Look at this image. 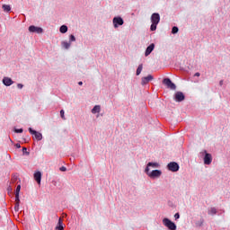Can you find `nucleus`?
I'll return each mask as SVG.
<instances>
[{
    "label": "nucleus",
    "instance_id": "nucleus-1",
    "mask_svg": "<svg viewBox=\"0 0 230 230\" xmlns=\"http://www.w3.org/2000/svg\"><path fill=\"white\" fill-rule=\"evenodd\" d=\"M163 224L169 230H177V225H175V223L172 222V220L168 219L167 217L163 219Z\"/></svg>",
    "mask_w": 230,
    "mask_h": 230
},
{
    "label": "nucleus",
    "instance_id": "nucleus-2",
    "mask_svg": "<svg viewBox=\"0 0 230 230\" xmlns=\"http://www.w3.org/2000/svg\"><path fill=\"white\" fill-rule=\"evenodd\" d=\"M163 84L166 85L167 89H171L172 91H175V89H177V86L172 82V79L170 78H164L163 80Z\"/></svg>",
    "mask_w": 230,
    "mask_h": 230
},
{
    "label": "nucleus",
    "instance_id": "nucleus-3",
    "mask_svg": "<svg viewBox=\"0 0 230 230\" xmlns=\"http://www.w3.org/2000/svg\"><path fill=\"white\" fill-rule=\"evenodd\" d=\"M201 155H204V164H210L213 162V157L211 156V154L208 153V151L203 150L201 153Z\"/></svg>",
    "mask_w": 230,
    "mask_h": 230
},
{
    "label": "nucleus",
    "instance_id": "nucleus-4",
    "mask_svg": "<svg viewBox=\"0 0 230 230\" xmlns=\"http://www.w3.org/2000/svg\"><path fill=\"white\" fill-rule=\"evenodd\" d=\"M146 174L148 175V177H150L151 179H157L159 178L160 175L163 174V172L160 170H154L151 172L148 171L146 172Z\"/></svg>",
    "mask_w": 230,
    "mask_h": 230
},
{
    "label": "nucleus",
    "instance_id": "nucleus-5",
    "mask_svg": "<svg viewBox=\"0 0 230 230\" xmlns=\"http://www.w3.org/2000/svg\"><path fill=\"white\" fill-rule=\"evenodd\" d=\"M29 132L30 134H31L32 136H34V139H36L37 141H41L42 139V134L39 133L35 130H33L31 128H29Z\"/></svg>",
    "mask_w": 230,
    "mask_h": 230
},
{
    "label": "nucleus",
    "instance_id": "nucleus-6",
    "mask_svg": "<svg viewBox=\"0 0 230 230\" xmlns=\"http://www.w3.org/2000/svg\"><path fill=\"white\" fill-rule=\"evenodd\" d=\"M167 168L170 172H179V164L171 162L168 164Z\"/></svg>",
    "mask_w": 230,
    "mask_h": 230
},
{
    "label": "nucleus",
    "instance_id": "nucleus-7",
    "mask_svg": "<svg viewBox=\"0 0 230 230\" xmlns=\"http://www.w3.org/2000/svg\"><path fill=\"white\" fill-rule=\"evenodd\" d=\"M123 18L121 17H115L113 18V26L114 28H118V26H123Z\"/></svg>",
    "mask_w": 230,
    "mask_h": 230
},
{
    "label": "nucleus",
    "instance_id": "nucleus-8",
    "mask_svg": "<svg viewBox=\"0 0 230 230\" xmlns=\"http://www.w3.org/2000/svg\"><path fill=\"white\" fill-rule=\"evenodd\" d=\"M29 31H31V33H42L44 30L40 27H36L35 25H31L29 27Z\"/></svg>",
    "mask_w": 230,
    "mask_h": 230
},
{
    "label": "nucleus",
    "instance_id": "nucleus-9",
    "mask_svg": "<svg viewBox=\"0 0 230 230\" xmlns=\"http://www.w3.org/2000/svg\"><path fill=\"white\" fill-rule=\"evenodd\" d=\"M161 21V16L159 15V13H155L151 15V22L152 23L155 24H159V22Z\"/></svg>",
    "mask_w": 230,
    "mask_h": 230
},
{
    "label": "nucleus",
    "instance_id": "nucleus-10",
    "mask_svg": "<svg viewBox=\"0 0 230 230\" xmlns=\"http://www.w3.org/2000/svg\"><path fill=\"white\" fill-rule=\"evenodd\" d=\"M184 98V93H182V92H177L174 95V100L176 102H183Z\"/></svg>",
    "mask_w": 230,
    "mask_h": 230
},
{
    "label": "nucleus",
    "instance_id": "nucleus-11",
    "mask_svg": "<svg viewBox=\"0 0 230 230\" xmlns=\"http://www.w3.org/2000/svg\"><path fill=\"white\" fill-rule=\"evenodd\" d=\"M151 80H154V76H152V75H148L146 77H142L141 84L142 85H146V84H148V82H151Z\"/></svg>",
    "mask_w": 230,
    "mask_h": 230
},
{
    "label": "nucleus",
    "instance_id": "nucleus-12",
    "mask_svg": "<svg viewBox=\"0 0 230 230\" xmlns=\"http://www.w3.org/2000/svg\"><path fill=\"white\" fill-rule=\"evenodd\" d=\"M3 84L6 85V87H10V85H13V80L10 77H4Z\"/></svg>",
    "mask_w": 230,
    "mask_h": 230
},
{
    "label": "nucleus",
    "instance_id": "nucleus-13",
    "mask_svg": "<svg viewBox=\"0 0 230 230\" xmlns=\"http://www.w3.org/2000/svg\"><path fill=\"white\" fill-rule=\"evenodd\" d=\"M155 48V45L154 43H151L146 49L145 56L148 57L150 53L154 51V49Z\"/></svg>",
    "mask_w": 230,
    "mask_h": 230
},
{
    "label": "nucleus",
    "instance_id": "nucleus-14",
    "mask_svg": "<svg viewBox=\"0 0 230 230\" xmlns=\"http://www.w3.org/2000/svg\"><path fill=\"white\" fill-rule=\"evenodd\" d=\"M150 166H152V168H159V164L157 163L149 162L146 168V173H148V172H150Z\"/></svg>",
    "mask_w": 230,
    "mask_h": 230
},
{
    "label": "nucleus",
    "instance_id": "nucleus-15",
    "mask_svg": "<svg viewBox=\"0 0 230 230\" xmlns=\"http://www.w3.org/2000/svg\"><path fill=\"white\" fill-rule=\"evenodd\" d=\"M34 180L38 184H40V181H42V172H37L34 173Z\"/></svg>",
    "mask_w": 230,
    "mask_h": 230
},
{
    "label": "nucleus",
    "instance_id": "nucleus-16",
    "mask_svg": "<svg viewBox=\"0 0 230 230\" xmlns=\"http://www.w3.org/2000/svg\"><path fill=\"white\" fill-rule=\"evenodd\" d=\"M56 230H64V222L62 221V218L58 219V226H56Z\"/></svg>",
    "mask_w": 230,
    "mask_h": 230
},
{
    "label": "nucleus",
    "instance_id": "nucleus-17",
    "mask_svg": "<svg viewBox=\"0 0 230 230\" xmlns=\"http://www.w3.org/2000/svg\"><path fill=\"white\" fill-rule=\"evenodd\" d=\"M61 46H62L65 49H69V48H71V42L62 41V42H61Z\"/></svg>",
    "mask_w": 230,
    "mask_h": 230
},
{
    "label": "nucleus",
    "instance_id": "nucleus-18",
    "mask_svg": "<svg viewBox=\"0 0 230 230\" xmlns=\"http://www.w3.org/2000/svg\"><path fill=\"white\" fill-rule=\"evenodd\" d=\"M101 107L100 105H96L93 107V109L92 110V114H97V112H100Z\"/></svg>",
    "mask_w": 230,
    "mask_h": 230
},
{
    "label": "nucleus",
    "instance_id": "nucleus-19",
    "mask_svg": "<svg viewBox=\"0 0 230 230\" xmlns=\"http://www.w3.org/2000/svg\"><path fill=\"white\" fill-rule=\"evenodd\" d=\"M59 31H60V33H67V25H62L59 28Z\"/></svg>",
    "mask_w": 230,
    "mask_h": 230
},
{
    "label": "nucleus",
    "instance_id": "nucleus-20",
    "mask_svg": "<svg viewBox=\"0 0 230 230\" xmlns=\"http://www.w3.org/2000/svg\"><path fill=\"white\" fill-rule=\"evenodd\" d=\"M141 71H143V64H140L137 69V76H139L141 75Z\"/></svg>",
    "mask_w": 230,
    "mask_h": 230
},
{
    "label": "nucleus",
    "instance_id": "nucleus-21",
    "mask_svg": "<svg viewBox=\"0 0 230 230\" xmlns=\"http://www.w3.org/2000/svg\"><path fill=\"white\" fill-rule=\"evenodd\" d=\"M2 8H3L4 12H10V10H12V7H10V5H8V4H4L2 6Z\"/></svg>",
    "mask_w": 230,
    "mask_h": 230
},
{
    "label": "nucleus",
    "instance_id": "nucleus-22",
    "mask_svg": "<svg viewBox=\"0 0 230 230\" xmlns=\"http://www.w3.org/2000/svg\"><path fill=\"white\" fill-rule=\"evenodd\" d=\"M208 215H217V208H211L208 210Z\"/></svg>",
    "mask_w": 230,
    "mask_h": 230
},
{
    "label": "nucleus",
    "instance_id": "nucleus-23",
    "mask_svg": "<svg viewBox=\"0 0 230 230\" xmlns=\"http://www.w3.org/2000/svg\"><path fill=\"white\" fill-rule=\"evenodd\" d=\"M157 24L158 23H152L151 24V27H150L151 31H155V30H157Z\"/></svg>",
    "mask_w": 230,
    "mask_h": 230
},
{
    "label": "nucleus",
    "instance_id": "nucleus-24",
    "mask_svg": "<svg viewBox=\"0 0 230 230\" xmlns=\"http://www.w3.org/2000/svg\"><path fill=\"white\" fill-rule=\"evenodd\" d=\"M179 32V28L178 27H172V33L175 34V33H178Z\"/></svg>",
    "mask_w": 230,
    "mask_h": 230
},
{
    "label": "nucleus",
    "instance_id": "nucleus-25",
    "mask_svg": "<svg viewBox=\"0 0 230 230\" xmlns=\"http://www.w3.org/2000/svg\"><path fill=\"white\" fill-rule=\"evenodd\" d=\"M21 193V185H17L16 190H15V195H19Z\"/></svg>",
    "mask_w": 230,
    "mask_h": 230
},
{
    "label": "nucleus",
    "instance_id": "nucleus-26",
    "mask_svg": "<svg viewBox=\"0 0 230 230\" xmlns=\"http://www.w3.org/2000/svg\"><path fill=\"white\" fill-rule=\"evenodd\" d=\"M14 132H15L16 134H22V132H24V130H23L22 128H20V129L15 128V129H14Z\"/></svg>",
    "mask_w": 230,
    "mask_h": 230
},
{
    "label": "nucleus",
    "instance_id": "nucleus-27",
    "mask_svg": "<svg viewBox=\"0 0 230 230\" xmlns=\"http://www.w3.org/2000/svg\"><path fill=\"white\" fill-rule=\"evenodd\" d=\"M69 39H70V42H75V40H76V38H75V35L73 34L69 36Z\"/></svg>",
    "mask_w": 230,
    "mask_h": 230
},
{
    "label": "nucleus",
    "instance_id": "nucleus-28",
    "mask_svg": "<svg viewBox=\"0 0 230 230\" xmlns=\"http://www.w3.org/2000/svg\"><path fill=\"white\" fill-rule=\"evenodd\" d=\"M21 202V199H19V194H15V204H19Z\"/></svg>",
    "mask_w": 230,
    "mask_h": 230
},
{
    "label": "nucleus",
    "instance_id": "nucleus-29",
    "mask_svg": "<svg viewBox=\"0 0 230 230\" xmlns=\"http://www.w3.org/2000/svg\"><path fill=\"white\" fill-rule=\"evenodd\" d=\"M174 218H175V220H179V218H181V215L179 213H176L174 215Z\"/></svg>",
    "mask_w": 230,
    "mask_h": 230
},
{
    "label": "nucleus",
    "instance_id": "nucleus-30",
    "mask_svg": "<svg viewBox=\"0 0 230 230\" xmlns=\"http://www.w3.org/2000/svg\"><path fill=\"white\" fill-rule=\"evenodd\" d=\"M60 172H66L67 168H66L65 166H62L59 168Z\"/></svg>",
    "mask_w": 230,
    "mask_h": 230
},
{
    "label": "nucleus",
    "instance_id": "nucleus-31",
    "mask_svg": "<svg viewBox=\"0 0 230 230\" xmlns=\"http://www.w3.org/2000/svg\"><path fill=\"white\" fill-rule=\"evenodd\" d=\"M14 211H19V203H15Z\"/></svg>",
    "mask_w": 230,
    "mask_h": 230
},
{
    "label": "nucleus",
    "instance_id": "nucleus-32",
    "mask_svg": "<svg viewBox=\"0 0 230 230\" xmlns=\"http://www.w3.org/2000/svg\"><path fill=\"white\" fill-rule=\"evenodd\" d=\"M18 89H22L24 85L22 84H17Z\"/></svg>",
    "mask_w": 230,
    "mask_h": 230
},
{
    "label": "nucleus",
    "instance_id": "nucleus-33",
    "mask_svg": "<svg viewBox=\"0 0 230 230\" xmlns=\"http://www.w3.org/2000/svg\"><path fill=\"white\" fill-rule=\"evenodd\" d=\"M22 152H23V154H30V153H28V149L26 147L22 148Z\"/></svg>",
    "mask_w": 230,
    "mask_h": 230
},
{
    "label": "nucleus",
    "instance_id": "nucleus-34",
    "mask_svg": "<svg viewBox=\"0 0 230 230\" xmlns=\"http://www.w3.org/2000/svg\"><path fill=\"white\" fill-rule=\"evenodd\" d=\"M64 114H65L64 110H61V111H60V116H64Z\"/></svg>",
    "mask_w": 230,
    "mask_h": 230
},
{
    "label": "nucleus",
    "instance_id": "nucleus-35",
    "mask_svg": "<svg viewBox=\"0 0 230 230\" xmlns=\"http://www.w3.org/2000/svg\"><path fill=\"white\" fill-rule=\"evenodd\" d=\"M194 76H200V73L199 72L195 73Z\"/></svg>",
    "mask_w": 230,
    "mask_h": 230
},
{
    "label": "nucleus",
    "instance_id": "nucleus-36",
    "mask_svg": "<svg viewBox=\"0 0 230 230\" xmlns=\"http://www.w3.org/2000/svg\"><path fill=\"white\" fill-rule=\"evenodd\" d=\"M15 146L16 148H21V144H16Z\"/></svg>",
    "mask_w": 230,
    "mask_h": 230
},
{
    "label": "nucleus",
    "instance_id": "nucleus-37",
    "mask_svg": "<svg viewBox=\"0 0 230 230\" xmlns=\"http://www.w3.org/2000/svg\"><path fill=\"white\" fill-rule=\"evenodd\" d=\"M219 85H224V81H220Z\"/></svg>",
    "mask_w": 230,
    "mask_h": 230
},
{
    "label": "nucleus",
    "instance_id": "nucleus-38",
    "mask_svg": "<svg viewBox=\"0 0 230 230\" xmlns=\"http://www.w3.org/2000/svg\"><path fill=\"white\" fill-rule=\"evenodd\" d=\"M78 85H84V83H83L82 81H80V82L78 83Z\"/></svg>",
    "mask_w": 230,
    "mask_h": 230
},
{
    "label": "nucleus",
    "instance_id": "nucleus-39",
    "mask_svg": "<svg viewBox=\"0 0 230 230\" xmlns=\"http://www.w3.org/2000/svg\"><path fill=\"white\" fill-rule=\"evenodd\" d=\"M63 119H66V117L62 116Z\"/></svg>",
    "mask_w": 230,
    "mask_h": 230
}]
</instances>
